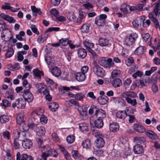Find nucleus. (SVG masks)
Returning a JSON list of instances; mask_svg holds the SVG:
<instances>
[{
  "label": "nucleus",
  "instance_id": "nucleus-59",
  "mask_svg": "<svg viewBox=\"0 0 160 160\" xmlns=\"http://www.w3.org/2000/svg\"><path fill=\"white\" fill-rule=\"evenodd\" d=\"M46 40V38L43 35H41L37 38V42L39 43H42Z\"/></svg>",
  "mask_w": 160,
  "mask_h": 160
},
{
  "label": "nucleus",
  "instance_id": "nucleus-8",
  "mask_svg": "<svg viewBox=\"0 0 160 160\" xmlns=\"http://www.w3.org/2000/svg\"><path fill=\"white\" fill-rule=\"evenodd\" d=\"M153 6L154 8L153 12L156 16L160 20V1H158L154 3Z\"/></svg>",
  "mask_w": 160,
  "mask_h": 160
},
{
  "label": "nucleus",
  "instance_id": "nucleus-21",
  "mask_svg": "<svg viewBox=\"0 0 160 160\" xmlns=\"http://www.w3.org/2000/svg\"><path fill=\"white\" fill-rule=\"evenodd\" d=\"M144 20L143 18H141L137 20H135L132 22L133 26L135 28H138L142 24L143 26Z\"/></svg>",
  "mask_w": 160,
  "mask_h": 160
},
{
  "label": "nucleus",
  "instance_id": "nucleus-36",
  "mask_svg": "<svg viewBox=\"0 0 160 160\" xmlns=\"http://www.w3.org/2000/svg\"><path fill=\"white\" fill-rule=\"evenodd\" d=\"M79 129L82 132H86L88 129L87 123L85 122H81L79 124Z\"/></svg>",
  "mask_w": 160,
  "mask_h": 160
},
{
  "label": "nucleus",
  "instance_id": "nucleus-13",
  "mask_svg": "<svg viewBox=\"0 0 160 160\" xmlns=\"http://www.w3.org/2000/svg\"><path fill=\"white\" fill-rule=\"evenodd\" d=\"M32 143L29 139H25L22 142V145L25 149H29L32 146Z\"/></svg>",
  "mask_w": 160,
  "mask_h": 160
},
{
  "label": "nucleus",
  "instance_id": "nucleus-22",
  "mask_svg": "<svg viewBox=\"0 0 160 160\" xmlns=\"http://www.w3.org/2000/svg\"><path fill=\"white\" fill-rule=\"evenodd\" d=\"M14 90L12 88L9 89L5 93L6 98L8 99H10L11 100L14 99Z\"/></svg>",
  "mask_w": 160,
  "mask_h": 160
},
{
  "label": "nucleus",
  "instance_id": "nucleus-52",
  "mask_svg": "<svg viewBox=\"0 0 160 160\" xmlns=\"http://www.w3.org/2000/svg\"><path fill=\"white\" fill-rule=\"evenodd\" d=\"M92 134L98 138L104 137V136L102 134V133L97 130H93L92 131Z\"/></svg>",
  "mask_w": 160,
  "mask_h": 160
},
{
  "label": "nucleus",
  "instance_id": "nucleus-7",
  "mask_svg": "<svg viewBox=\"0 0 160 160\" xmlns=\"http://www.w3.org/2000/svg\"><path fill=\"white\" fill-rule=\"evenodd\" d=\"M0 17L2 19L7 21L9 23H14L16 22V20L13 17L4 13L0 14Z\"/></svg>",
  "mask_w": 160,
  "mask_h": 160
},
{
  "label": "nucleus",
  "instance_id": "nucleus-41",
  "mask_svg": "<svg viewBox=\"0 0 160 160\" xmlns=\"http://www.w3.org/2000/svg\"><path fill=\"white\" fill-rule=\"evenodd\" d=\"M85 97V94L79 93L75 94V99L78 101H82Z\"/></svg>",
  "mask_w": 160,
  "mask_h": 160
},
{
  "label": "nucleus",
  "instance_id": "nucleus-42",
  "mask_svg": "<svg viewBox=\"0 0 160 160\" xmlns=\"http://www.w3.org/2000/svg\"><path fill=\"white\" fill-rule=\"evenodd\" d=\"M4 39L5 41L2 42L0 44L1 49H2L3 51H7L8 49L9 48V44L6 42V41L4 38Z\"/></svg>",
  "mask_w": 160,
  "mask_h": 160
},
{
  "label": "nucleus",
  "instance_id": "nucleus-35",
  "mask_svg": "<svg viewBox=\"0 0 160 160\" xmlns=\"http://www.w3.org/2000/svg\"><path fill=\"white\" fill-rule=\"evenodd\" d=\"M48 108L52 112H55L58 109L59 105L56 102H51L49 105Z\"/></svg>",
  "mask_w": 160,
  "mask_h": 160
},
{
  "label": "nucleus",
  "instance_id": "nucleus-16",
  "mask_svg": "<svg viewBox=\"0 0 160 160\" xmlns=\"http://www.w3.org/2000/svg\"><path fill=\"white\" fill-rule=\"evenodd\" d=\"M36 133L38 136H43L46 132L45 128L42 126H38L36 127Z\"/></svg>",
  "mask_w": 160,
  "mask_h": 160
},
{
  "label": "nucleus",
  "instance_id": "nucleus-48",
  "mask_svg": "<svg viewBox=\"0 0 160 160\" xmlns=\"http://www.w3.org/2000/svg\"><path fill=\"white\" fill-rule=\"evenodd\" d=\"M125 100L128 103L130 104L132 106H135L137 104L136 99H132L131 98H128Z\"/></svg>",
  "mask_w": 160,
  "mask_h": 160
},
{
  "label": "nucleus",
  "instance_id": "nucleus-37",
  "mask_svg": "<svg viewBox=\"0 0 160 160\" xmlns=\"http://www.w3.org/2000/svg\"><path fill=\"white\" fill-rule=\"evenodd\" d=\"M82 145L84 148L89 149L91 148V144L90 140L87 139L83 141L82 143Z\"/></svg>",
  "mask_w": 160,
  "mask_h": 160
},
{
  "label": "nucleus",
  "instance_id": "nucleus-58",
  "mask_svg": "<svg viewBox=\"0 0 160 160\" xmlns=\"http://www.w3.org/2000/svg\"><path fill=\"white\" fill-rule=\"evenodd\" d=\"M75 140V137L73 135H70L68 136L67 138V141L68 143H72Z\"/></svg>",
  "mask_w": 160,
  "mask_h": 160
},
{
  "label": "nucleus",
  "instance_id": "nucleus-11",
  "mask_svg": "<svg viewBox=\"0 0 160 160\" xmlns=\"http://www.w3.org/2000/svg\"><path fill=\"white\" fill-rule=\"evenodd\" d=\"M133 151L135 154H139L143 152V148L142 146L137 144L133 147Z\"/></svg>",
  "mask_w": 160,
  "mask_h": 160
},
{
  "label": "nucleus",
  "instance_id": "nucleus-38",
  "mask_svg": "<svg viewBox=\"0 0 160 160\" xmlns=\"http://www.w3.org/2000/svg\"><path fill=\"white\" fill-rule=\"evenodd\" d=\"M98 42L100 46L102 47L105 46L108 44V40L105 38H101L99 39Z\"/></svg>",
  "mask_w": 160,
  "mask_h": 160
},
{
  "label": "nucleus",
  "instance_id": "nucleus-3",
  "mask_svg": "<svg viewBox=\"0 0 160 160\" xmlns=\"http://www.w3.org/2000/svg\"><path fill=\"white\" fill-rule=\"evenodd\" d=\"M22 96L24 100L28 102H32L34 99L33 95L30 91L29 89H24Z\"/></svg>",
  "mask_w": 160,
  "mask_h": 160
},
{
  "label": "nucleus",
  "instance_id": "nucleus-1",
  "mask_svg": "<svg viewBox=\"0 0 160 160\" xmlns=\"http://www.w3.org/2000/svg\"><path fill=\"white\" fill-rule=\"evenodd\" d=\"M19 130L16 131L14 134L17 135V137H19L21 135H22L24 137L26 136V132L29 128V125L23 122L21 124H19Z\"/></svg>",
  "mask_w": 160,
  "mask_h": 160
},
{
  "label": "nucleus",
  "instance_id": "nucleus-23",
  "mask_svg": "<svg viewBox=\"0 0 160 160\" xmlns=\"http://www.w3.org/2000/svg\"><path fill=\"white\" fill-rule=\"evenodd\" d=\"M16 104L18 108H23L26 106V102L24 100L20 98L17 99Z\"/></svg>",
  "mask_w": 160,
  "mask_h": 160
},
{
  "label": "nucleus",
  "instance_id": "nucleus-12",
  "mask_svg": "<svg viewBox=\"0 0 160 160\" xmlns=\"http://www.w3.org/2000/svg\"><path fill=\"white\" fill-rule=\"evenodd\" d=\"M103 137L98 138L95 141V142L97 147L98 148L103 147L104 145L105 142L103 139Z\"/></svg>",
  "mask_w": 160,
  "mask_h": 160
},
{
  "label": "nucleus",
  "instance_id": "nucleus-27",
  "mask_svg": "<svg viewBox=\"0 0 160 160\" xmlns=\"http://www.w3.org/2000/svg\"><path fill=\"white\" fill-rule=\"evenodd\" d=\"M51 72L55 77L59 76L61 74V70L57 67H53L51 70Z\"/></svg>",
  "mask_w": 160,
  "mask_h": 160
},
{
  "label": "nucleus",
  "instance_id": "nucleus-15",
  "mask_svg": "<svg viewBox=\"0 0 160 160\" xmlns=\"http://www.w3.org/2000/svg\"><path fill=\"white\" fill-rule=\"evenodd\" d=\"M142 37L143 39V41L146 42L149 39V41L148 43V46L152 47V38H150V35L148 33H144L142 34Z\"/></svg>",
  "mask_w": 160,
  "mask_h": 160
},
{
  "label": "nucleus",
  "instance_id": "nucleus-25",
  "mask_svg": "<svg viewBox=\"0 0 160 160\" xmlns=\"http://www.w3.org/2000/svg\"><path fill=\"white\" fill-rule=\"evenodd\" d=\"M84 46L88 51L93 48L94 46V44L88 40H86L83 42Z\"/></svg>",
  "mask_w": 160,
  "mask_h": 160
},
{
  "label": "nucleus",
  "instance_id": "nucleus-18",
  "mask_svg": "<svg viewBox=\"0 0 160 160\" xmlns=\"http://www.w3.org/2000/svg\"><path fill=\"white\" fill-rule=\"evenodd\" d=\"M134 130L139 133H142L145 131L144 127L142 125L138 124H134L133 126Z\"/></svg>",
  "mask_w": 160,
  "mask_h": 160
},
{
  "label": "nucleus",
  "instance_id": "nucleus-24",
  "mask_svg": "<svg viewBox=\"0 0 160 160\" xmlns=\"http://www.w3.org/2000/svg\"><path fill=\"white\" fill-rule=\"evenodd\" d=\"M119 126L118 123L116 122L112 123L109 125L110 130L112 132H115L119 130Z\"/></svg>",
  "mask_w": 160,
  "mask_h": 160
},
{
  "label": "nucleus",
  "instance_id": "nucleus-49",
  "mask_svg": "<svg viewBox=\"0 0 160 160\" xmlns=\"http://www.w3.org/2000/svg\"><path fill=\"white\" fill-rule=\"evenodd\" d=\"M14 51L12 48H9L7 50V51L5 53V56L7 58H9L11 57L13 54Z\"/></svg>",
  "mask_w": 160,
  "mask_h": 160
},
{
  "label": "nucleus",
  "instance_id": "nucleus-40",
  "mask_svg": "<svg viewBox=\"0 0 160 160\" xmlns=\"http://www.w3.org/2000/svg\"><path fill=\"white\" fill-rule=\"evenodd\" d=\"M108 98L105 95L101 96L98 100L99 102L102 105L105 104L108 102Z\"/></svg>",
  "mask_w": 160,
  "mask_h": 160
},
{
  "label": "nucleus",
  "instance_id": "nucleus-4",
  "mask_svg": "<svg viewBox=\"0 0 160 160\" xmlns=\"http://www.w3.org/2000/svg\"><path fill=\"white\" fill-rule=\"evenodd\" d=\"M93 70L95 73L99 77H103L105 75L104 70L98 65H95L93 67Z\"/></svg>",
  "mask_w": 160,
  "mask_h": 160
},
{
  "label": "nucleus",
  "instance_id": "nucleus-34",
  "mask_svg": "<svg viewBox=\"0 0 160 160\" xmlns=\"http://www.w3.org/2000/svg\"><path fill=\"white\" fill-rule=\"evenodd\" d=\"M36 87L38 89L36 92L37 94H38L42 93V91L46 88V86L45 85L42 83H38L36 85Z\"/></svg>",
  "mask_w": 160,
  "mask_h": 160
},
{
  "label": "nucleus",
  "instance_id": "nucleus-62",
  "mask_svg": "<svg viewBox=\"0 0 160 160\" xmlns=\"http://www.w3.org/2000/svg\"><path fill=\"white\" fill-rule=\"evenodd\" d=\"M40 121L42 124H45L47 122L48 119L44 115H42L40 118Z\"/></svg>",
  "mask_w": 160,
  "mask_h": 160
},
{
  "label": "nucleus",
  "instance_id": "nucleus-47",
  "mask_svg": "<svg viewBox=\"0 0 160 160\" xmlns=\"http://www.w3.org/2000/svg\"><path fill=\"white\" fill-rule=\"evenodd\" d=\"M145 140L143 137H136L134 138V141L136 143L141 144L143 143Z\"/></svg>",
  "mask_w": 160,
  "mask_h": 160
},
{
  "label": "nucleus",
  "instance_id": "nucleus-50",
  "mask_svg": "<svg viewBox=\"0 0 160 160\" xmlns=\"http://www.w3.org/2000/svg\"><path fill=\"white\" fill-rule=\"evenodd\" d=\"M69 41L67 38H62L59 41L60 45L62 46H67L69 44Z\"/></svg>",
  "mask_w": 160,
  "mask_h": 160
},
{
  "label": "nucleus",
  "instance_id": "nucleus-10",
  "mask_svg": "<svg viewBox=\"0 0 160 160\" xmlns=\"http://www.w3.org/2000/svg\"><path fill=\"white\" fill-rule=\"evenodd\" d=\"M95 115L98 119H102L106 117L105 112L102 109H98L95 112Z\"/></svg>",
  "mask_w": 160,
  "mask_h": 160
},
{
  "label": "nucleus",
  "instance_id": "nucleus-64",
  "mask_svg": "<svg viewBox=\"0 0 160 160\" xmlns=\"http://www.w3.org/2000/svg\"><path fill=\"white\" fill-rule=\"evenodd\" d=\"M143 74L142 72L138 71H137L135 73H134L132 75V76L134 78H136L137 77H141Z\"/></svg>",
  "mask_w": 160,
  "mask_h": 160
},
{
  "label": "nucleus",
  "instance_id": "nucleus-43",
  "mask_svg": "<svg viewBox=\"0 0 160 160\" xmlns=\"http://www.w3.org/2000/svg\"><path fill=\"white\" fill-rule=\"evenodd\" d=\"M31 8L33 12V14L34 16H36L37 14H38L39 15L42 14V12L40 9L37 8L35 6H31Z\"/></svg>",
  "mask_w": 160,
  "mask_h": 160
},
{
  "label": "nucleus",
  "instance_id": "nucleus-56",
  "mask_svg": "<svg viewBox=\"0 0 160 160\" xmlns=\"http://www.w3.org/2000/svg\"><path fill=\"white\" fill-rule=\"evenodd\" d=\"M78 110L79 112L83 116H85L86 115L87 112L86 110L83 109L82 107H79L78 108Z\"/></svg>",
  "mask_w": 160,
  "mask_h": 160
},
{
  "label": "nucleus",
  "instance_id": "nucleus-51",
  "mask_svg": "<svg viewBox=\"0 0 160 160\" xmlns=\"http://www.w3.org/2000/svg\"><path fill=\"white\" fill-rule=\"evenodd\" d=\"M7 29V25L3 21L0 20V31L6 30Z\"/></svg>",
  "mask_w": 160,
  "mask_h": 160
},
{
  "label": "nucleus",
  "instance_id": "nucleus-46",
  "mask_svg": "<svg viewBox=\"0 0 160 160\" xmlns=\"http://www.w3.org/2000/svg\"><path fill=\"white\" fill-rule=\"evenodd\" d=\"M121 71L120 70L115 69L112 72L111 76L112 78L119 77L121 74Z\"/></svg>",
  "mask_w": 160,
  "mask_h": 160
},
{
  "label": "nucleus",
  "instance_id": "nucleus-54",
  "mask_svg": "<svg viewBox=\"0 0 160 160\" xmlns=\"http://www.w3.org/2000/svg\"><path fill=\"white\" fill-rule=\"evenodd\" d=\"M45 80L47 83L50 84H51V85L52 86V88H56L57 87V84L56 83L54 82L53 81L48 78H46ZM50 87L52 88L51 86Z\"/></svg>",
  "mask_w": 160,
  "mask_h": 160
},
{
  "label": "nucleus",
  "instance_id": "nucleus-53",
  "mask_svg": "<svg viewBox=\"0 0 160 160\" xmlns=\"http://www.w3.org/2000/svg\"><path fill=\"white\" fill-rule=\"evenodd\" d=\"M89 27L88 25L86 24H83L81 29V32L83 33L88 32L89 31Z\"/></svg>",
  "mask_w": 160,
  "mask_h": 160
},
{
  "label": "nucleus",
  "instance_id": "nucleus-61",
  "mask_svg": "<svg viewBox=\"0 0 160 160\" xmlns=\"http://www.w3.org/2000/svg\"><path fill=\"white\" fill-rule=\"evenodd\" d=\"M31 28L32 31L37 35H38L39 32L38 30L37 27L34 25H32L31 26Z\"/></svg>",
  "mask_w": 160,
  "mask_h": 160
},
{
  "label": "nucleus",
  "instance_id": "nucleus-6",
  "mask_svg": "<svg viewBox=\"0 0 160 160\" xmlns=\"http://www.w3.org/2000/svg\"><path fill=\"white\" fill-rule=\"evenodd\" d=\"M58 156L57 153L54 150L51 149L48 150V153L43 152L41 155V157L43 160H47V157L48 156H52L56 157Z\"/></svg>",
  "mask_w": 160,
  "mask_h": 160
},
{
  "label": "nucleus",
  "instance_id": "nucleus-55",
  "mask_svg": "<svg viewBox=\"0 0 160 160\" xmlns=\"http://www.w3.org/2000/svg\"><path fill=\"white\" fill-rule=\"evenodd\" d=\"M22 84L23 88H25L24 89H29L31 88V85L28 83V82L26 80H23L22 82Z\"/></svg>",
  "mask_w": 160,
  "mask_h": 160
},
{
  "label": "nucleus",
  "instance_id": "nucleus-33",
  "mask_svg": "<svg viewBox=\"0 0 160 160\" xmlns=\"http://www.w3.org/2000/svg\"><path fill=\"white\" fill-rule=\"evenodd\" d=\"M28 158V156L26 154H20V152H18L16 155L17 160H27Z\"/></svg>",
  "mask_w": 160,
  "mask_h": 160
},
{
  "label": "nucleus",
  "instance_id": "nucleus-44",
  "mask_svg": "<svg viewBox=\"0 0 160 160\" xmlns=\"http://www.w3.org/2000/svg\"><path fill=\"white\" fill-rule=\"evenodd\" d=\"M33 73L34 76L40 78L41 75L43 76L44 73L43 72L40 71L38 69H34L33 71Z\"/></svg>",
  "mask_w": 160,
  "mask_h": 160
},
{
  "label": "nucleus",
  "instance_id": "nucleus-17",
  "mask_svg": "<svg viewBox=\"0 0 160 160\" xmlns=\"http://www.w3.org/2000/svg\"><path fill=\"white\" fill-rule=\"evenodd\" d=\"M82 2L84 3L83 6L86 9H90L92 8V0H80Z\"/></svg>",
  "mask_w": 160,
  "mask_h": 160
},
{
  "label": "nucleus",
  "instance_id": "nucleus-20",
  "mask_svg": "<svg viewBox=\"0 0 160 160\" xmlns=\"http://www.w3.org/2000/svg\"><path fill=\"white\" fill-rule=\"evenodd\" d=\"M112 84L114 88H118L122 85V81L120 79L116 78L112 81Z\"/></svg>",
  "mask_w": 160,
  "mask_h": 160
},
{
  "label": "nucleus",
  "instance_id": "nucleus-2",
  "mask_svg": "<svg viewBox=\"0 0 160 160\" xmlns=\"http://www.w3.org/2000/svg\"><path fill=\"white\" fill-rule=\"evenodd\" d=\"M98 62L101 65L106 68L112 67L114 64L112 59L107 58H102L99 60Z\"/></svg>",
  "mask_w": 160,
  "mask_h": 160
},
{
  "label": "nucleus",
  "instance_id": "nucleus-32",
  "mask_svg": "<svg viewBox=\"0 0 160 160\" xmlns=\"http://www.w3.org/2000/svg\"><path fill=\"white\" fill-rule=\"evenodd\" d=\"M138 37V34L135 32L132 33L129 35L128 37V40L131 44L136 41Z\"/></svg>",
  "mask_w": 160,
  "mask_h": 160
},
{
  "label": "nucleus",
  "instance_id": "nucleus-39",
  "mask_svg": "<svg viewBox=\"0 0 160 160\" xmlns=\"http://www.w3.org/2000/svg\"><path fill=\"white\" fill-rule=\"evenodd\" d=\"M95 126L97 128H102L103 125L102 120L98 119L95 120L94 122Z\"/></svg>",
  "mask_w": 160,
  "mask_h": 160
},
{
  "label": "nucleus",
  "instance_id": "nucleus-30",
  "mask_svg": "<svg viewBox=\"0 0 160 160\" xmlns=\"http://www.w3.org/2000/svg\"><path fill=\"white\" fill-rule=\"evenodd\" d=\"M24 113L21 112L19 113L17 115V122L18 124H21L23 122Z\"/></svg>",
  "mask_w": 160,
  "mask_h": 160
},
{
  "label": "nucleus",
  "instance_id": "nucleus-9",
  "mask_svg": "<svg viewBox=\"0 0 160 160\" xmlns=\"http://www.w3.org/2000/svg\"><path fill=\"white\" fill-rule=\"evenodd\" d=\"M122 96L125 99L128 98H134L136 97L137 94L134 92L132 91H126L122 93Z\"/></svg>",
  "mask_w": 160,
  "mask_h": 160
},
{
  "label": "nucleus",
  "instance_id": "nucleus-60",
  "mask_svg": "<svg viewBox=\"0 0 160 160\" xmlns=\"http://www.w3.org/2000/svg\"><path fill=\"white\" fill-rule=\"evenodd\" d=\"M72 157L75 159H78L79 157V154L77 150H73L72 152Z\"/></svg>",
  "mask_w": 160,
  "mask_h": 160
},
{
  "label": "nucleus",
  "instance_id": "nucleus-5",
  "mask_svg": "<svg viewBox=\"0 0 160 160\" xmlns=\"http://www.w3.org/2000/svg\"><path fill=\"white\" fill-rule=\"evenodd\" d=\"M107 18V16L106 14H101L99 17L96 18L95 23L98 26H103L105 24V19Z\"/></svg>",
  "mask_w": 160,
  "mask_h": 160
},
{
  "label": "nucleus",
  "instance_id": "nucleus-19",
  "mask_svg": "<svg viewBox=\"0 0 160 160\" xmlns=\"http://www.w3.org/2000/svg\"><path fill=\"white\" fill-rule=\"evenodd\" d=\"M75 78L78 82H83L86 78V76L83 73L79 72L76 73L75 75Z\"/></svg>",
  "mask_w": 160,
  "mask_h": 160
},
{
  "label": "nucleus",
  "instance_id": "nucleus-57",
  "mask_svg": "<svg viewBox=\"0 0 160 160\" xmlns=\"http://www.w3.org/2000/svg\"><path fill=\"white\" fill-rule=\"evenodd\" d=\"M2 135L4 138L8 140L10 137V133L9 131H6L2 133Z\"/></svg>",
  "mask_w": 160,
  "mask_h": 160
},
{
  "label": "nucleus",
  "instance_id": "nucleus-26",
  "mask_svg": "<svg viewBox=\"0 0 160 160\" xmlns=\"http://www.w3.org/2000/svg\"><path fill=\"white\" fill-rule=\"evenodd\" d=\"M14 135L16 136V138H15L13 140V146L16 149H19L21 146V144L22 143V142L21 140H19L18 138L17 137V135H15L14 134Z\"/></svg>",
  "mask_w": 160,
  "mask_h": 160
},
{
  "label": "nucleus",
  "instance_id": "nucleus-28",
  "mask_svg": "<svg viewBox=\"0 0 160 160\" xmlns=\"http://www.w3.org/2000/svg\"><path fill=\"white\" fill-rule=\"evenodd\" d=\"M78 54L79 57L84 58L87 56V53L86 50L84 48H79L78 50Z\"/></svg>",
  "mask_w": 160,
  "mask_h": 160
},
{
  "label": "nucleus",
  "instance_id": "nucleus-31",
  "mask_svg": "<svg viewBox=\"0 0 160 160\" xmlns=\"http://www.w3.org/2000/svg\"><path fill=\"white\" fill-rule=\"evenodd\" d=\"M117 118L120 119H124L127 116V113L125 111H118L116 113Z\"/></svg>",
  "mask_w": 160,
  "mask_h": 160
},
{
  "label": "nucleus",
  "instance_id": "nucleus-29",
  "mask_svg": "<svg viewBox=\"0 0 160 160\" xmlns=\"http://www.w3.org/2000/svg\"><path fill=\"white\" fill-rule=\"evenodd\" d=\"M146 48L144 46H140L134 52L135 54L141 55L144 52Z\"/></svg>",
  "mask_w": 160,
  "mask_h": 160
},
{
  "label": "nucleus",
  "instance_id": "nucleus-63",
  "mask_svg": "<svg viewBox=\"0 0 160 160\" xmlns=\"http://www.w3.org/2000/svg\"><path fill=\"white\" fill-rule=\"evenodd\" d=\"M145 2V0L140 2L139 4L136 6V10L140 11L142 10L143 9V5Z\"/></svg>",
  "mask_w": 160,
  "mask_h": 160
},
{
  "label": "nucleus",
  "instance_id": "nucleus-14",
  "mask_svg": "<svg viewBox=\"0 0 160 160\" xmlns=\"http://www.w3.org/2000/svg\"><path fill=\"white\" fill-rule=\"evenodd\" d=\"M145 134L151 139L154 140L158 138V136L157 133L152 131L148 130L145 132Z\"/></svg>",
  "mask_w": 160,
  "mask_h": 160
},
{
  "label": "nucleus",
  "instance_id": "nucleus-45",
  "mask_svg": "<svg viewBox=\"0 0 160 160\" xmlns=\"http://www.w3.org/2000/svg\"><path fill=\"white\" fill-rule=\"evenodd\" d=\"M9 120L8 117L6 115L3 114L0 116V122L4 123L8 122Z\"/></svg>",
  "mask_w": 160,
  "mask_h": 160
}]
</instances>
